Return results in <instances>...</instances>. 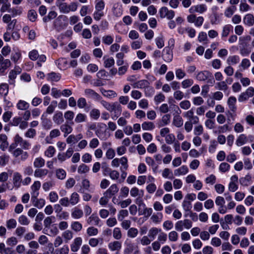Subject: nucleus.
<instances>
[{"instance_id":"f257e3e1","label":"nucleus","mask_w":254,"mask_h":254,"mask_svg":"<svg viewBox=\"0 0 254 254\" xmlns=\"http://www.w3.org/2000/svg\"><path fill=\"white\" fill-rule=\"evenodd\" d=\"M159 13L161 18H167L168 19H172L175 16V12L172 10H169L167 7H162Z\"/></svg>"},{"instance_id":"f03ea898","label":"nucleus","mask_w":254,"mask_h":254,"mask_svg":"<svg viewBox=\"0 0 254 254\" xmlns=\"http://www.w3.org/2000/svg\"><path fill=\"white\" fill-rule=\"evenodd\" d=\"M13 141H16L17 145L19 144L21 147L24 149H29L31 144L26 140H24L18 134H16L13 137Z\"/></svg>"},{"instance_id":"7ed1b4c3","label":"nucleus","mask_w":254,"mask_h":254,"mask_svg":"<svg viewBox=\"0 0 254 254\" xmlns=\"http://www.w3.org/2000/svg\"><path fill=\"white\" fill-rule=\"evenodd\" d=\"M73 125V122L66 121L64 124L60 126V129L64 133V137L67 136L68 134L72 131V126Z\"/></svg>"},{"instance_id":"20e7f679","label":"nucleus","mask_w":254,"mask_h":254,"mask_svg":"<svg viewBox=\"0 0 254 254\" xmlns=\"http://www.w3.org/2000/svg\"><path fill=\"white\" fill-rule=\"evenodd\" d=\"M163 57L164 60L166 62H170L173 59V51L170 47H165L163 51Z\"/></svg>"},{"instance_id":"39448f33","label":"nucleus","mask_w":254,"mask_h":254,"mask_svg":"<svg viewBox=\"0 0 254 254\" xmlns=\"http://www.w3.org/2000/svg\"><path fill=\"white\" fill-rule=\"evenodd\" d=\"M85 95L88 98H92L99 100L101 98L100 95L92 89L87 88L84 90Z\"/></svg>"},{"instance_id":"423d86ee","label":"nucleus","mask_w":254,"mask_h":254,"mask_svg":"<svg viewBox=\"0 0 254 254\" xmlns=\"http://www.w3.org/2000/svg\"><path fill=\"white\" fill-rule=\"evenodd\" d=\"M119 188L116 184L111 185L109 188L104 193V195H107L110 198L119 191Z\"/></svg>"},{"instance_id":"0eeeda50","label":"nucleus","mask_w":254,"mask_h":254,"mask_svg":"<svg viewBox=\"0 0 254 254\" xmlns=\"http://www.w3.org/2000/svg\"><path fill=\"white\" fill-rule=\"evenodd\" d=\"M82 243V240L80 237H77L74 239L73 242L70 245L71 250L73 252H76L78 251Z\"/></svg>"},{"instance_id":"6e6552de","label":"nucleus","mask_w":254,"mask_h":254,"mask_svg":"<svg viewBox=\"0 0 254 254\" xmlns=\"http://www.w3.org/2000/svg\"><path fill=\"white\" fill-rule=\"evenodd\" d=\"M12 182L14 187L18 189L20 187L22 182V176L19 173L14 172L13 173Z\"/></svg>"},{"instance_id":"1a4fd4ad","label":"nucleus","mask_w":254,"mask_h":254,"mask_svg":"<svg viewBox=\"0 0 254 254\" xmlns=\"http://www.w3.org/2000/svg\"><path fill=\"white\" fill-rule=\"evenodd\" d=\"M236 98L234 96L230 97L227 100V104L229 108L233 113H235L237 110V107L236 106Z\"/></svg>"},{"instance_id":"9d476101","label":"nucleus","mask_w":254,"mask_h":254,"mask_svg":"<svg viewBox=\"0 0 254 254\" xmlns=\"http://www.w3.org/2000/svg\"><path fill=\"white\" fill-rule=\"evenodd\" d=\"M37 197L38 196H35L34 197L31 196V200L34 206L40 209L44 206L45 204V201L43 198L38 199Z\"/></svg>"},{"instance_id":"9b49d317","label":"nucleus","mask_w":254,"mask_h":254,"mask_svg":"<svg viewBox=\"0 0 254 254\" xmlns=\"http://www.w3.org/2000/svg\"><path fill=\"white\" fill-rule=\"evenodd\" d=\"M196 79L199 81H205L209 77H212V74L208 71H203L198 73Z\"/></svg>"},{"instance_id":"f8f14e48","label":"nucleus","mask_w":254,"mask_h":254,"mask_svg":"<svg viewBox=\"0 0 254 254\" xmlns=\"http://www.w3.org/2000/svg\"><path fill=\"white\" fill-rule=\"evenodd\" d=\"M41 187V183L39 181H35L34 184L32 185L31 188L32 190L31 196L33 197L35 196H38L39 191L38 190Z\"/></svg>"},{"instance_id":"ddd939ff","label":"nucleus","mask_w":254,"mask_h":254,"mask_svg":"<svg viewBox=\"0 0 254 254\" xmlns=\"http://www.w3.org/2000/svg\"><path fill=\"white\" fill-rule=\"evenodd\" d=\"M207 9L206 6L204 4H198L191 7L190 9V12H198L202 13L205 11Z\"/></svg>"},{"instance_id":"4468645a","label":"nucleus","mask_w":254,"mask_h":254,"mask_svg":"<svg viewBox=\"0 0 254 254\" xmlns=\"http://www.w3.org/2000/svg\"><path fill=\"white\" fill-rule=\"evenodd\" d=\"M100 219L96 213H93L87 219V222L90 225H98Z\"/></svg>"},{"instance_id":"2eb2a0df","label":"nucleus","mask_w":254,"mask_h":254,"mask_svg":"<svg viewBox=\"0 0 254 254\" xmlns=\"http://www.w3.org/2000/svg\"><path fill=\"white\" fill-rule=\"evenodd\" d=\"M100 91L102 95L107 98H112L117 96V93L113 90H106L105 89L101 88L100 89Z\"/></svg>"},{"instance_id":"dca6fc26","label":"nucleus","mask_w":254,"mask_h":254,"mask_svg":"<svg viewBox=\"0 0 254 254\" xmlns=\"http://www.w3.org/2000/svg\"><path fill=\"white\" fill-rule=\"evenodd\" d=\"M53 119L54 123L58 125H61L64 121L63 113L60 111L54 114Z\"/></svg>"},{"instance_id":"f3484780","label":"nucleus","mask_w":254,"mask_h":254,"mask_svg":"<svg viewBox=\"0 0 254 254\" xmlns=\"http://www.w3.org/2000/svg\"><path fill=\"white\" fill-rule=\"evenodd\" d=\"M108 248L112 251H119L122 248L121 242L118 241L111 242L108 244Z\"/></svg>"},{"instance_id":"a211bd4d","label":"nucleus","mask_w":254,"mask_h":254,"mask_svg":"<svg viewBox=\"0 0 254 254\" xmlns=\"http://www.w3.org/2000/svg\"><path fill=\"white\" fill-rule=\"evenodd\" d=\"M114 114L112 116V118L113 120L117 119L121 114L122 112V107L118 103L114 106V108L113 109Z\"/></svg>"},{"instance_id":"6ab92c4d","label":"nucleus","mask_w":254,"mask_h":254,"mask_svg":"<svg viewBox=\"0 0 254 254\" xmlns=\"http://www.w3.org/2000/svg\"><path fill=\"white\" fill-rule=\"evenodd\" d=\"M71 215L73 218L78 219L83 216V212L81 209L74 207L72 209Z\"/></svg>"},{"instance_id":"aec40b11","label":"nucleus","mask_w":254,"mask_h":254,"mask_svg":"<svg viewBox=\"0 0 254 254\" xmlns=\"http://www.w3.org/2000/svg\"><path fill=\"white\" fill-rule=\"evenodd\" d=\"M63 18L64 19L67 18L65 16H59L54 22V26L55 28L58 30H60L64 28L62 24L61 18Z\"/></svg>"},{"instance_id":"412c9836","label":"nucleus","mask_w":254,"mask_h":254,"mask_svg":"<svg viewBox=\"0 0 254 254\" xmlns=\"http://www.w3.org/2000/svg\"><path fill=\"white\" fill-rule=\"evenodd\" d=\"M49 171L46 169L37 168L34 172V176L36 178H42L46 176Z\"/></svg>"},{"instance_id":"4be33fe9","label":"nucleus","mask_w":254,"mask_h":254,"mask_svg":"<svg viewBox=\"0 0 254 254\" xmlns=\"http://www.w3.org/2000/svg\"><path fill=\"white\" fill-rule=\"evenodd\" d=\"M244 23L249 26H252L254 24V17L252 14H247L243 19Z\"/></svg>"},{"instance_id":"5701e85b","label":"nucleus","mask_w":254,"mask_h":254,"mask_svg":"<svg viewBox=\"0 0 254 254\" xmlns=\"http://www.w3.org/2000/svg\"><path fill=\"white\" fill-rule=\"evenodd\" d=\"M183 120L179 115L174 116L173 125L177 127H181L183 125Z\"/></svg>"},{"instance_id":"b1692460","label":"nucleus","mask_w":254,"mask_h":254,"mask_svg":"<svg viewBox=\"0 0 254 254\" xmlns=\"http://www.w3.org/2000/svg\"><path fill=\"white\" fill-rule=\"evenodd\" d=\"M149 85V82L147 80H141L134 83L133 84L134 88H144L148 87Z\"/></svg>"},{"instance_id":"393cba45","label":"nucleus","mask_w":254,"mask_h":254,"mask_svg":"<svg viewBox=\"0 0 254 254\" xmlns=\"http://www.w3.org/2000/svg\"><path fill=\"white\" fill-rule=\"evenodd\" d=\"M118 102H114L112 104L110 103L105 100L101 101V105L108 111L113 112V109L114 108V106L117 104Z\"/></svg>"},{"instance_id":"a878e982","label":"nucleus","mask_w":254,"mask_h":254,"mask_svg":"<svg viewBox=\"0 0 254 254\" xmlns=\"http://www.w3.org/2000/svg\"><path fill=\"white\" fill-rule=\"evenodd\" d=\"M77 106L79 108H85V111L88 112L89 107H87L86 100L84 98H80L77 100Z\"/></svg>"},{"instance_id":"bb28decb","label":"nucleus","mask_w":254,"mask_h":254,"mask_svg":"<svg viewBox=\"0 0 254 254\" xmlns=\"http://www.w3.org/2000/svg\"><path fill=\"white\" fill-rule=\"evenodd\" d=\"M45 160L41 157L36 158L33 162L34 166L36 168H40L45 165Z\"/></svg>"},{"instance_id":"cd10ccee","label":"nucleus","mask_w":254,"mask_h":254,"mask_svg":"<svg viewBox=\"0 0 254 254\" xmlns=\"http://www.w3.org/2000/svg\"><path fill=\"white\" fill-rule=\"evenodd\" d=\"M171 115L170 114H166L164 115L161 121L158 123V127H161L168 125L170 122Z\"/></svg>"},{"instance_id":"c85d7f7f","label":"nucleus","mask_w":254,"mask_h":254,"mask_svg":"<svg viewBox=\"0 0 254 254\" xmlns=\"http://www.w3.org/2000/svg\"><path fill=\"white\" fill-rule=\"evenodd\" d=\"M57 16V13L55 11H50L47 15L43 18L44 22L46 23L52 19L55 18Z\"/></svg>"},{"instance_id":"c756f323","label":"nucleus","mask_w":254,"mask_h":254,"mask_svg":"<svg viewBox=\"0 0 254 254\" xmlns=\"http://www.w3.org/2000/svg\"><path fill=\"white\" fill-rule=\"evenodd\" d=\"M189 171L188 168L186 166H182L180 168L176 169L174 171V174L176 176H179L181 175H185Z\"/></svg>"},{"instance_id":"7c9ffc66","label":"nucleus","mask_w":254,"mask_h":254,"mask_svg":"<svg viewBox=\"0 0 254 254\" xmlns=\"http://www.w3.org/2000/svg\"><path fill=\"white\" fill-rule=\"evenodd\" d=\"M70 204L72 205H74L76 204L79 200V194L76 192H73L71 195L70 199H69Z\"/></svg>"},{"instance_id":"2f4dec72","label":"nucleus","mask_w":254,"mask_h":254,"mask_svg":"<svg viewBox=\"0 0 254 254\" xmlns=\"http://www.w3.org/2000/svg\"><path fill=\"white\" fill-rule=\"evenodd\" d=\"M20 72L18 71H16L15 70H11L8 75L9 78V83L10 84H14V79L16 77L17 74H19Z\"/></svg>"},{"instance_id":"473e14b6","label":"nucleus","mask_w":254,"mask_h":254,"mask_svg":"<svg viewBox=\"0 0 254 254\" xmlns=\"http://www.w3.org/2000/svg\"><path fill=\"white\" fill-rule=\"evenodd\" d=\"M247 140L246 135L244 134H241L237 139L236 143L237 146H240L245 144L247 142Z\"/></svg>"},{"instance_id":"72a5a7b5","label":"nucleus","mask_w":254,"mask_h":254,"mask_svg":"<svg viewBox=\"0 0 254 254\" xmlns=\"http://www.w3.org/2000/svg\"><path fill=\"white\" fill-rule=\"evenodd\" d=\"M215 88L225 92L228 90V86L226 81H222L216 83Z\"/></svg>"},{"instance_id":"f704fd0d","label":"nucleus","mask_w":254,"mask_h":254,"mask_svg":"<svg viewBox=\"0 0 254 254\" xmlns=\"http://www.w3.org/2000/svg\"><path fill=\"white\" fill-rule=\"evenodd\" d=\"M163 215L161 213L158 212L153 214L151 217V220L154 223H159L162 220Z\"/></svg>"},{"instance_id":"c9c22d12","label":"nucleus","mask_w":254,"mask_h":254,"mask_svg":"<svg viewBox=\"0 0 254 254\" xmlns=\"http://www.w3.org/2000/svg\"><path fill=\"white\" fill-rule=\"evenodd\" d=\"M130 194L132 197H136L139 195L143 196V191L142 190H139L136 187L132 188L130 191Z\"/></svg>"},{"instance_id":"e433bc0d","label":"nucleus","mask_w":254,"mask_h":254,"mask_svg":"<svg viewBox=\"0 0 254 254\" xmlns=\"http://www.w3.org/2000/svg\"><path fill=\"white\" fill-rule=\"evenodd\" d=\"M27 17L31 22L35 21L37 18V12L34 9L29 10L27 13Z\"/></svg>"},{"instance_id":"4c0bfd02","label":"nucleus","mask_w":254,"mask_h":254,"mask_svg":"<svg viewBox=\"0 0 254 254\" xmlns=\"http://www.w3.org/2000/svg\"><path fill=\"white\" fill-rule=\"evenodd\" d=\"M17 108L19 110H26L29 107V104L25 101L19 100L17 104Z\"/></svg>"},{"instance_id":"58836bf2","label":"nucleus","mask_w":254,"mask_h":254,"mask_svg":"<svg viewBox=\"0 0 254 254\" xmlns=\"http://www.w3.org/2000/svg\"><path fill=\"white\" fill-rule=\"evenodd\" d=\"M52 218H54L53 216H48L44 220V225L45 226V228L44 231H48L49 229L50 228V225L52 223Z\"/></svg>"},{"instance_id":"ea45409f","label":"nucleus","mask_w":254,"mask_h":254,"mask_svg":"<svg viewBox=\"0 0 254 254\" xmlns=\"http://www.w3.org/2000/svg\"><path fill=\"white\" fill-rule=\"evenodd\" d=\"M161 231V229H158L157 228L153 227L151 228L148 232V237L154 240L155 236L158 234L159 232Z\"/></svg>"},{"instance_id":"a19ab883","label":"nucleus","mask_w":254,"mask_h":254,"mask_svg":"<svg viewBox=\"0 0 254 254\" xmlns=\"http://www.w3.org/2000/svg\"><path fill=\"white\" fill-rule=\"evenodd\" d=\"M0 67V71L4 72V71L11 65V62L9 60L5 59L3 62L1 63Z\"/></svg>"},{"instance_id":"79ce46f5","label":"nucleus","mask_w":254,"mask_h":254,"mask_svg":"<svg viewBox=\"0 0 254 254\" xmlns=\"http://www.w3.org/2000/svg\"><path fill=\"white\" fill-rule=\"evenodd\" d=\"M142 128L145 130H150L155 128V126L152 122H145L142 124Z\"/></svg>"},{"instance_id":"37998d69","label":"nucleus","mask_w":254,"mask_h":254,"mask_svg":"<svg viewBox=\"0 0 254 254\" xmlns=\"http://www.w3.org/2000/svg\"><path fill=\"white\" fill-rule=\"evenodd\" d=\"M13 51H14V52L11 54V59L14 63H16L18 61V60L20 58L21 55L20 51L18 49H13Z\"/></svg>"},{"instance_id":"c03bdc74","label":"nucleus","mask_w":254,"mask_h":254,"mask_svg":"<svg viewBox=\"0 0 254 254\" xmlns=\"http://www.w3.org/2000/svg\"><path fill=\"white\" fill-rule=\"evenodd\" d=\"M49 229H50L49 233H48V231H43V233L51 236H55L59 233L58 229L56 226H52L51 227H50Z\"/></svg>"},{"instance_id":"a18cd8bd","label":"nucleus","mask_w":254,"mask_h":254,"mask_svg":"<svg viewBox=\"0 0 254 254\" xmlns=\"http://www.w3.org/2000/svg\"><path fill=\"white\" fill-rule=\"evenodd\" d=\"M236 10L235 6H231L227 7L225 11L224 14L226 17H230Z\"/></svg>"},{"instance_id":"49530a36","label":"nucleus","mask_w":254,"mask_h":254,"mask_svg":"<svg viewBox=\"0 0 254 254\" xmlns=\"http://www.w3.org/2000/svg\"><path fill=\"white\" fill-rule=\"evenodd\" d=\"M71 228L75 232H79L82 229V225L80 222L75 221L71 223Z\"/></svg>"},{"instance_id":"de8ad7c7","label":"nucleus","mask_w":254,"mask_h":254,"mask_svg":"<svg viewBox=\"0 0 254 254\" xmlns=\"http://www.w3.org/2000/svg\"><path fill=\"white\" fill-rule=\"evenodd\" d=\"M233 28L232 26L228 24L225 25L223 28L222 33V37H226L229 34V32L231 29Z\"/></svg>"},{"instance_id":"09e8293b","label":"nucleus","mask_w":254,"mask_h":254,"mask_svg":"<svg viewBox=\"0 0 254 254\" xmlns=\"http://www.w3.org/2000/svg\"><path fill=\"white\" fill-rule=\"evenodd\" d=\"M113 237L116 240H120L122 238V234L120 228L116 227L113 232Z\"/></svg>"},{"instance_id":"8fccbe9b","label":"nucleus","mask_w":254,"mask_h":254,"mask_svg":"<svg viewBox=\"0 0 254 254\" xmlns=\"http://www.w3.org/2000/svg\"><path fill=\"white\" fill-rule=\"evenodd\" d=\"M138 233V230L136 228L132 227L128 229L127 234L128 237L133 238L137 236Z\"/></svg>"},{"instance_id":"3c124183","label":"nucleus","mask_w":254,"mask_h":254,"mask_svg":"<svg viewBox=\"0 0 254 254\" xmlns=\"http://www.w3.org/2000/svg\"><path fill=\"white\" fill-rule=\"evenodd\" d=\"M48 78L53 81H58L60 79L61 76L59 74L55 72H51L48 74Z\"/></svg>"},{"instance_id":"603ef678","label":"nucleus","mask_w":254,"mask_h":254,"mask_svg":"<svg viewBox=\"0 0 254 254\" xmlns=\"http://www.w3.org/2000/svg\"><path fill=\"white\" fill-rule=\"evenodd\" d=\"M100 242H101V244L102 243L103 239L102 238H91L89 240V244L92 247H95L98 246Z\"/></svg>"},{"instance_id":"864d4df0","label":"nucleus","mask_w":254,"mask_h":254,"mask_svg":"<svg viewBox=\"0 0 254 254\" xmlns=\"http://www.w3.org/2000/svg\"><path fill=\"white\" fill-rule=\"evenodd\" d=\"M115 64V60L112 57L105 59L104 62V66L106 68H110Z\"/></svg>"},{"instance_id":"5fc2aeb1","label":"nucleus","mask_w":254,"mask_h":254,"mask_svg":"<svg viewBox=\"0 0 254 254\" xmlns=\"http://www.w3.org/2000/svg\"><path fill=\"white\" fill-rule=\"evenodd\" d=\"M101 168L103 171V174L104 176H107L109 175L111 171H112L111 169L109 167L108 164L106 162H103L102 163Z\"/></svg>"},{"instance_id":"6e6d98bb","label":"nucleus","mask_w":254,"mask_h":254,"mask_svg":"<svg viewBox=\"0 0 254 254\" xmlns=\"http://www.w3.org/2000/svg\"><path fill=\"white\" fill-rule=\"evenodd\" d=\"M16 221L14 219L11 218L7 220L6 222V225L8 229H14L16 226Z\"/></svg>"},{"instance_id":"4d7b16f0","label":"nucleus","mask_w":254,"mask_h":254,"mask_svg":"<svg viewBox=\"0 0 254 254\" xmlns=\"http://www.w3.org/2000/svg\"><path fill=\"white\" fill-rule=\"evenodd\" d=\"M182 206L185 211H190L192 208L191 202L186 199L183 201Z\"/></svg>"},{"instance_id":"13d9d810","label":"nucleus","mask_w":254,"mask_h":254,"mask_svg":"<svg viewBox=\"0 0 254 254\" xmlns=\"http://www.w3.org/2000/svg\"><path fill=\"white\" fill-rule=\"evenodd\" d=\"M156 44L158 48H162L164 46V41L163 36L160 35L155 39Z\"/></svg>"},{"instance_id":"bf43d9fd","label":"nucleus","mask_w":254,"mask_h":254,"mask_svg":"<svg viewBox=\"0 0 254 254\" xmlns=\"http://www.w3.org/2000/svg\"><path fill=\"white\" fill-rule=\"evenodd\" d=\"M57 177L61 180H63L65 178L66 172L62 169H58L56 170Z\"/></svg>"},{"instance_id":"052dcab7","label":"nucleus","mask_w":254,"mask_h":254,"mask_svg":"<svg viewBox=\"0 0 254 254\" xmlns=\"http://www.w3.org/2000/svg\"><path fill=\"white\" fill-rule=\"evenodd\" d=\"M55 153V149L52 146H50L45 152V155L48 157H52Z\"/></svg>"},{"instance_id":"680f3d73","label":"nucleus","mask_w":254,"mask_h":254,"mask_svg":"<svg viewBox=\"0 0 254 254\" xmlns=\"http://www.w3.org/2000/svg\"><path fill=\"white\" fill-rule=\"evenodd\" d=\"M8 86L6 83H2L0 85V94L6 95L8 93Z\"/></svg>"},{"instance_id":"e2e57ef3","label":"nucleus","mask_w":254,"mask_h":254,"mask_svg":"<svg viewBox=\"0 0 254 254\" xmlns=\"http://www.w3.org/2000/svg\"><path fill=\"white\" fill-rule=\"evenodd\" d=\"M168 237L171 242H176L178 239V234L177 232L173 231L169 233Z\"/></svg>"},{"instance_id":"0e129e2a","label":"nucleus","mask_w":254,"mask_h":254,"mask_svg":"<svg viewBox=\"0 0 254 254\" xmlns=\"http://www.w3.org/2000/svg\"><path fill=\"white\" fill-rule=\"evenodd\" d=\"M251 180V177L250 175H246L244 178H241L240 179V184L244 186H248V182H249Z\"/></svg>"},{"instance_id":"69168bd1","label":"nucleus","mask_w":254,"mask_h":254,"mask_svg":"<svg viewBox=\"0 0 254 254\" xmlns=\"http://www.w3.org/2000/svg\"><path fill=\"white\" fill-rule=\"evenodd\" d=\"M91 118L94 120H97L100 115V112L98 109H93L91 110L90 114Z\"/></svg>"},{"instance_id":"338daca9","label":"nucleus","mask_w":254,"mask_h":254,"mask_svg":"<svg viewBox=\"0 0 254 254\" xmlns=\"http://www.w3.org/2000/svg\"><path fill=\"white\" fill-rule=\"evenodd\" d=\"M98 233V229L94 227H90L87 229V234L89 236H95Z\"/></svg>"},{"instance_id":"774afa93","label":"nucleus","mask_w":254,"mask_h":254,"mask_svg":"<svg viewBox=\"0 0 254 254\" xmlns=\"http://www.w3.org/2000/svg\"><path fill=\"white\" fill-rule=\"evenodd\" d=\"M128 215V211L126 209L121 210L118 215V218L120 221H122L123 219Z\"/></svg>"}]
</instances>
